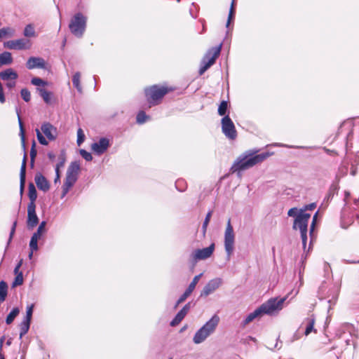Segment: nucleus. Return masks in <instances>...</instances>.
I'll list each match as a JSON object with an SVG mask.
<instances>
[{"instance_id": "obj_1", "label": "nucleus", "mask_w": 359, "mask_h": 359, "mask_svg": "<svg viewBox=\"0 0 359 359\" xmlns=\"http://www.w3.org/2000/svg\"><path fill=\"white\" fill-rule=\"evenodd\" d=\"M257 151L258 150L249 151L238 158L231 168V172H239L241 170L249 169L264 161L272 154V153L269 152H263L256 154Z\"/></svg>"}, {"instance_id": "obj_2", "label": "nucleus", "mask_w": 359, "mask_h": 359, "mask_svg": "<svg viewBox=\"0 0 359 359\" xmlns=\"http://www.w3.org/2000/svg\"><path fill=\"white\" fill-rule=\"evenodd\" d=\"M286 298H271L265 303L262 304L259 307L254 311L249 313L243 320L241 325L245 327L248 323L252 322L256 318L262 316L263 314L271 315L276 311H278L283 309V305Z\"/></svg>"}, {"instance_id": "obj_3", "label": "nucleus", "mask_w": 359, "mask_h": 359, "mask_svg": "<svg viewBox=\"0 0 359 359\" xmlns=\"http://www.w3.org/2000/svg\"><path fill=\"white\" fill-rule=\"evenodd\" d=\"M219 322V316L217 315H214L196 332L193 338V341L196 344L204 341L211 334L215 332Z\"/></svg>"}, {"instance_id": "obj_4", "label": "nucleus", "mask_w": 359, "mask_h": 359, "mask_svg": "<svg viewBox=\"0 0 359 359\" xmlns=\"http://www.w3.org/2000/svg\"><path fill=\"white\" fill-rule=\"evenodd\" d=\"M310 218L311 214L309 213H299L298 217L294 219L292 225L294 230H299L304 248L306 247L307 242L308 224Z\"/></svg>"}, {"instance_id": "obj_5", "label": "nucleus", "mask_w": 359, "mask_h": 359, "mask_svg": "<svg viewBox=\"0 0 359 359\" xmlns=\"http://www.w3.org/2000/svg\"><path fill=\"white\" fill-rule=\"evenodd\" d=\"M86 18L81 13H76L71 19L69 28L72 34L76 37H81L86 27Z\"/></svg>"}, {"instance_id": "obj_6", "label": "nucleus", "mask_w": 359, "mask_h": 359, "mask_svg": "<svg viewBox=\"0 0 359 359\" xmlns=\"http://www.w3.org/2000/svg\"><path fill=\"white\" fill-rule=\"evenodd\" d=\"M222 43L216 47H213L208 50L201 62V67L198 71L200 75L210 68L215 62L216 59L220 54Z\"/></svg>"}, {"instance_id": "obj_7", "label": "nucleus", "mask_w": 359, "mask_h": 359, "mask_svg": "<svg viewBox=\"0 0 359 359\" xmlns=\"http://www.w3.org/2000/svg\"><path fill=\"white\" fill-rule=\"evenodd\" d=\"M168 92L167 88L160 87L154 85L149 88L145 89V95L147 100L150 104H156L163 96Z\"/></svg>"}, {"instance_id": "obj_8", "label": "nucleus", "mask_w": 359, "mask_h": 359, "mask_svg": "<svg viewBox=\"0 0 359 359\" xmlns=\"http://www.w3.org/2000/svg\"><path fill=\"white\" fill-rule=\"evenodd\" d=\"M235 234L231 219H229L224 232V248L227 259H229L234 250Z\"/></svg>"}, {"instance_id": "obj_9", "label": "nucleus", "mask_w": 359, "mask_h": 359, "mask_svg": "<svg viewBox=\"0 0 359 359\" xmlns=\"http://www.w3.org/2000/svg\"><path fill=\"white\" fill-rule=\"evenodd\" d=\"M222 130L229 140H235L237 137L234 123L229 115H226L222 118Z\"/></svg>"}, {"instance_id": "obj_10", "label": "nucleus", "mask_w": 359, "mask_h": 359, "mask_svg": "<svg viewBox=\"0 0 359 359\" xmlns=\"http://www.w3.org/2000/svg\"><path fill=\"white\" fill-rule=\"evenodd\" d=\"M5 48L10 50H28L32 43L29 39L21 38L16 40H11L4 43Z\"/></svg>"}, {"instance_id": "obj_11", "label": "nucleus", "mask_w": 359, "mask_h": 359, "mask_svg": "<svg viewBox=\"0 0 359 359\" xmlns=\"http://www.w3.org/2000/svg\"><path fill=\"white\" fill-rule=\"evenodd\" d=\"M80 164L78 161L72 162L67 168L65 182L74 184L78 179Z\"/></svg>"}, {"instance_id": "obj_12", "label": "nucleus", "mask_w": 359, "mask_h": 359, "mask_svg": "<svg viewBox=\"0 0 359 359\" xmlns=\"http://www.w3.org/2000/svg\"><path fill=\"white\" fill-rule=\"evenodd\" d=\"M222 283L220 278H215L210 280L203 287L200 297H207L218 289Z\"/></svg>"}, {"instance_id": "obj_13", "label": "nucleus", "mask_w": 359, "mask_h": 359, "mask_svg": "<svg viewBox=\"0 0 359 359\" xmlns=\"http://www.w3.org/2000/svg\"><path fill=\"white\" fill-rule=\"evenodd\" d=\"M215 250V243H212L209 247L203 249L196 250L191 255L194 260H203L209 258Z\"/></svg>"}, {"instance_id": "obj_14", "label": "nucleus", "mask_w": 359, "mask_h": 359, "mask_svg": "<svg viewBox=\"0 0 359 359\" xmlns=\"http://www.w3.org/2000/svg\"><path fill=\"white\" fill-rule=\"evenodd\" d=\"M40 131L46 136L49 141H54L57 136V130L49 122L41 124Z\"/></svg>"}, {"instance_id": "obj_15", "label": "nucleus", "mask_w": 359, "mask_h": 359, "mask_svg": "<svg viewBox=\"0 0 359 359\" xmlns=\"http://www.w3.org/2000/svg\"><path fill=\"white\" fill-rule=\"evenodd\" d=\"M39 223V218L36 213V205H28L27 226L29 229H32Z\"/></svg>"}, {"instance_id": "obj_16", "label": "nucleus", "mask_w": 359, "mask_h": 359, "mask_svg": "<svg viewBox=\"0 0 359 359\" xmlns=\"http://www.w3.org/2000/svg\"><path fill=\"white\" fill-rule=\"evenodd\" d=\"M26 67L28 69H46L45 60L40 57H30L26 62Z\"/></svg>"}, {"instance_id": "obj_17", "label": "nucleus", "mask_w": 359, "mask_h": 359, "mask_svg": "<svg viewBox=\"0 0 359 359\" xmlns=\"http://www.w3.org/2000/svg\"><path fill=\"white\" fill-rule=\"evenodd\" d=\"M109 147V141L106 137H102L98 142L91 144V149L97 155L104 154Z\"/></svg>"}, {"instance_id": "obj_18", "label": "nucleus", "mask_w": 359, "mask_h": 359, "mask_svg": "<svg viewBox=\"0 0 359 359\" xmlns=\"http://www.w3.org/2000/svg\"><path fill=\"white\" fill-rule=\"evenodd\" d=\"M315 322L316 318L313 314L309 315L303 320L302 326L305 327L304 334L306 336H308L311 332H317V330L314 328Z\"/></svg>"}, {"instance_id": "obj_19", "label": "nucleus", "mask_w": 359, "mask_h": 359, "mask_svg": "<svg viewBox=\"0 0 359 359\" xmlns=\"http://www.w3.org/2000/svg\"><path fill=\"white\" fill-rule=\"evenodd\" d=\"M35 183L39 189L46 192L50 188V184L47 179L41 173L37 172L34 177Z\"/></svg>"}, {"instance_id": "obj_20", "label": "nucleus", "mask_w": 359, "mask_h": 359, "mask_svg": "<svg viewBox=\"0 0 359 359\" xmlns=\"http://www.w3.org/2000/svg\"><path fill=\"white\" fill-rule=\"evenodd\" d=\"M26 163H27V155L25 151L22 165L20 172V194L22 195L25 184V178H26Z\"/></svg>"}, {"instance_id": "obj_21", "label": "nucleus", "mask_w": 359, "mask_h": 359, "mask_svg": "<svg viewBox=\"0 0 359 359\" xmlns=\"http://www.w3.org/2000/svg\"><path fill=\"white\" fill-rule=\"evenodd\" d=\"M18 78V73L12 68H8L4 71L0 72V79L4 81L17 80Z\"/></svg>"}, {"instance_id": "obj_22", "label": "nucleus", "mask_w": 359, "mask_h": 359, "mask_svg": "<svg viewBox=\"0 0 359 359\" xmlns=\"http://www.w3.org/2000/svg\"><path fill=\"white\" fill-rule=\"evenodd\" d=\"M20 109H18L17 107L16 108V114H17V116H18V123H19V127H20V139H21V142H22V148H23L24 151H25V130H24V126H23L22 121L21 120V117H20Z\"/></svg>"}, {"instance_id": "obj_23", "label": "nucleus", "mask_w": 359, "mask_h": 359, "mask_svg": "<svg viewBox=\"0 0 359 359\" xmlns=\"http://www.w3.org/2000/svg\"><path fill=\"white\" fill-rule=\"evenodd\" d=\"M28 196L30 201L28 205H36L35 201L37 198V191L35 188V186L32 182H30L28 186Z\"/></svg>"}, {"instance_id": "obj_24", "label": "nucleus", "mask_w": 359, "mask_h": 359, "mask_svg": "<svg viewBox=\"0 0 359 359\" xmlns=\"http://www.w3.org/2000/svg\"><path fill=\"white\" fill-rule=\"evenodd\" d=\"M36 91L46 104H48L51 103V98L53 97V93L51 92L46 90L43 88H36Z\"/></svg>"}, {"instance_id": "obj_25", "label": "nucleus", "mask_w": 359, "mask_h": 359, "mask_svg": "<svg viewBox=\"0 0 359 359\" xmlns=\"http://www.w3.org/2000/svg\"><path fill=\"white\" fill-rule=\"evenodd\" d=\"M13 62V57L11 53L5 51L0 54V67L11 65Z\"/></svg>"}, {"instance_id": "obj_26", "label": "nucleus", "mask_w": 359, "mask_h": 359, "mask_svg": "<svg viewBox=\"0 0 359 359\" xmlns=\"http://www.w3.org/2000/svg\"><path fill=\"white\" fill-rule=\"evenodd\" d=\"M81 73L76 72L72 76V83L79 93H82V86L80 82Z\"/></svg>"}, {"instance_id": "obj_27", "label": "nucleus", "mask_w": 359, "mask_h": 359, "mask_svg": "<svg viewBox=\"0 0 359 359\" xmlns=\"http://www.w3.org/2000/svg\"><path fill=\"white\" fill-rule=\"evenodd\" d=\"M20 310L18 307L13 308L11 311L8 313L6 318V323L10 325L13 323L15 317L19 314Z\"/></svg>"}, {"instance_id": "obj_28", "label": "nucleus", "mask_w": 359, "mask_h": 359, "mask_svg": "<svg viewBox=\"0 0 359 359\" xmlns=\"http://www.w3.org/2000/svg\"><path fill=\"white\" fill-rule=\"evenodd\" d=\"M30 327V322L22 320L20 325V339L27 333Z\"/></svg>"}, {"instance_id": "obj_29", "label": "nucleus", "mask_w": 359, "mask_h": 359, "mask_svg": "<svg viewBox=\"0 0 359 359\" xmlns=\"http://www.w3.org/2000/svg\"><path fill=\"white\" fill-rule=\"evenodd\" d=\"M23 34L25 37L36 36V32L34 26L32 24L27 25L24 29Z\"/></svg>"}, {"instance_id": "obj_30", "label": "nucleus", "mask_w": 359, "mask_h": 359, "mask_svg": "<svg viewBox=\"0 0 359 359\" xmlns=\"http://www.w3.org/2000/svg\"><path fill=\"white\" fill-rule=\"evenodd\" d=\"M8 293V285L7 283L1 280L0 282V299L4 301Z\"/></svg>"}, {"instance_id": "obj_31", "label": "nucleus", "mask_w": 359, "mask_h": 359, "mask_svg": "<svg viewBox=\"0 0 359 359\" xmlns=\"http://www.w3.org/2000/svg\"><path fill=\"white\" fill-rule=\"evenodd\" d=\"M4 37H13L15 34V29L11 27H5L1 29Z\"/></svg>"}, {"instance_id": "obj_32", "label": "nucleus", "mask_w": 359, "mask_h": 359, "mask_svg": "<svg viewBox=\"0 0 359 359\" xmlns=\"http://www.w3.org/2000/svg\"><path fill=\"white\" fill-rule=\"evenodd\" d=\"M31 83L37 86V88H41L46 86L48 84V82L39 77H33L31 79Z\"/></svg>"}, {"instance_id": "obj_33", "label": "nucleus", "mask_w": 359, "mask_h": 359, "mask_svg": "<svg viewBox=\"0 0 359 359\" xmlns=\"http://www.w3.org/2000/svg\"><path fill=\"white\" fill-rule=\"evenodd\" d=\"M149 119V116H147L144 111H140L138 112L136 116V121L138 124H142L146 122L147 120Z\"/></svg>"}, {"instance_id": "obj_34", "label": "nucleus", "mask_w": 359, "mask_h": 359, "mask_svg": "<svg viewBox=\"0 0 359 359\" xmlns=\"http://www.w3.org/2000/svg\"><path fill=\"white\" fill-rule=\"evenodd\" d=\"M227 108H228V102L225 100L222 101L220 104L219 105L218 110H217L219 115L226 116L225 114L226 113Z\"/></svg>"}, {"instance_id": "obj_35", "label": "nucleus", "mask_w": 359, "mask_h": 359, "mask_svg": "<svg viewBox=\"0 0 359 359\" xmlns=\"http://www.w3.org/2000/svg\"><path fill=\"white\" fill-rule=\"evenodd\" d=\"M36 133L37 140L41 144L44 145V146H46L48 144V142L46 140L47 138H46L43 135L42 133L40 131L39 129H38V128L36 129Z\"/></svg>"}, {"instance_id": "obj_36", "label": "nucleus", "mask_w": 359, "mask_h": 359, "mask_svg": "<svg viewBox=\"0 0 359 359\" xmlns=\"http://www.w3.org/2000/svg\"><path fill=\"white\" fill-rule=\"evenodd\" d=\"M20 96L26 102H28L31 100V93L29 90L26 88L21 89Z\"/></svg>"}, {"instance_id": "obj_37", "label": "nucleus", "mask_w": 359, "mask_h": 359, "mask_svg": "<svg viewBox=\"0 0 359 359\" xmlns=\"http://www.w3.org/2000/svg\"><path fill=\"white\" fill-rule=\"evenodd\" d=\"M175 187L178 191L182 192L187 188V183L184 180L179 179L175 182Z\"/></svg>"}, {"instance_id": "obj_38", "label": "nucleus", "mask_w": 359, "mask_h": 359, "mask_svg": "<svg viewBox=\"0 0 359 359\" xmlns=\"http://www.w3.org/2000/svg\"><path fill=\"white\" fill-rule=\"evenodd\" d=\"M39 238L36 235H32L29 242V248L32 251H36L38 250L37 241Z\"/></svg>"}, {"instance_id": "obj_39", "label": "nucleus", "mask_w": 359, "mask_h": 359, "mask_svg": "<svg viewBox=\"0 0 359 359\" xmlns=\"http://www.w3.org/2000/svg\"><path fill=\"white\" fill-rule=\"evenodd\" d=\"M66 160L65 152L64 150L61 151L60 154L59 156V162L56 164L55 168L60 169L62 168L65 165Z\"/></svg>"}, {"instance_id": "obj_40", "label": "nucleus", "mask_w": 359, "mask_h": 359, "mask_svg": "<svg viewBox=\"0 0 359 359\" xmlns=\"http://www.w3.org/2000/svg\"><path fill=\"white\" fill-rule=\"evenodd\" d=\"M330 292L332 294V298L328 299V303L330 304V308L332 305H334L337 299L338 298V291L336 288H332Z\"/></svg>"}, {"instance_id": "obj_41", "label": "nucleus", "mask_w": 359, "mask_h": 359, "mask_svg": "<svg viewBox=\"0 0 359 359\" xmlns=\"http://www.w3.org/2000/svg\"><path fill=\"white\" fill-rule=\"evenodd\" d=\"M234 15H235L234 1L232 0L231 4V7H230V9H229L228 20H227V22H226V27H229L231 20H233L234 18Z\"/></svg>"}, {"instance_id": "obj_42", "label": "nucleus", "mask_w": 359, "mask_h": 359, "mask_svg": "<svg viewBox=\"0 0 359 359\" xmlns=\"http://www.w3.org/2000/svg\"><path fill=\"white\" fill-rule=\"evenodd\" d=\"M33 309H34V304H31L27 306V311H26V316L23 319L24 320L29 321L31 323L32 313H33Z\"/></svg>"}, {"instance_id": "obj_43", "label": "nucleus", "mask_w": 359, "mask_h": 359, "mask_svg": "<svg viewBox=\"0 0 359 359\" xmlns=\"http://www.w3.org/2000/svg\"><path fill=\"white\" fill-rule=\"evenodd\" d=\"M23 283V276L22 273L20 272L16 275L14 281L13 282L12 286L15 287L17 285H21Z\"/></svg>"}, {"instance_id": "obj_44", "label": "nucleus", "mask_w": 359, "mask_h": 359, "mask_svg": "<svg viewBox=\"0 0 359 359\" xmlns=\"http://www.w3.org/2000/svg\"><path fill=\"white\" fill-rule=\"evenodd\" d=\"M73 184L65 182L62 186V198L65 197L67 193L69 192V189L73 187Z\"/></svg>"}, {"instance_id": "obj_45", "label": "nucleus", "mask_w": 359, "mask_h": 359, "mask_svg": "<svg viewBox=\"0 0 359 359\" xmlns=\"http://www.w3.org/2000/svg\"><path fill=\"white\" fill-rule=\"evenodd\" d=\"M46 224V222H45V221L41 222L40 223L35 233H34L33 235H36V237L40 238V236H41V233L45 230Z\"/></svg>"}, {"instance_id": "obj_46", "label": "nucleus", "mask_w": 359, "mask_h": 359, "mask_svg": "<svg viewBox=\"0 0 359 359\" xmlns=\"http://www.w3.org/2000/svg\"><path fill=\"white\" fill-rule=\"evenodd\" d=\"M316 208V203H311L310 204L304 205L302 208L299 209V213H306V210H313Z\"/></svg>"}, {"instance_id": "obj_47", "label": "nucleus", "mask_w": 359, "mask_h": 359, "mask_svg": "<svg viewBox=\"0 0 359 359\" xmlns=\"http://www.w3.org/2000/svg\"><path fill=\"white\" fill-rule=\"evenodd\" d=\"M80 154L87 161H90L93 160V156L91 154L86 151L85 149H81Z\"/></svg>"}, {"instance_id": "obj_48", "label": "nucleus", "mask_w": 359, "mask_h": 359, "mask_svg": "<svg viewBox=\"0 0 359 359\" xmlns=\"http://www.w3.org/2000/svg\"><path fill=\"white\" fill-rule=\"evenodd\" d=\"M85 140V135L81 128H79L77 130V143L80 145L82 142H83Z\"/></svg>"}, {"instance_id": "obj_49", "label": "nucleus", "mask_w": 359, "mask_h": 359, "mask_svg": "<svg viewBox=\"0 0 359 359\" xmlns=\"http://www.w3.org/2000/svg\"><path fill=\"white\" fill-rule=\"evenodd\" d=\"M299 215V209H298L297 208H290L287 212V215L289 217H294V219L297 218Z\"/></svg>"}, {"instance_id": "obj_50", "label": "nucleus", "mask_w": 359, "mask_h": 359, "mask_svg": "<svg viewBox=\"0 0 359 359\" xmlns=\"http://www.w3.org/2000/svg\"><path fill=\"white\" fill-rule=\"evenodd\" d=\"M36 154H37V151L36 149V142L34 140H33L32 144V147L30 149V159L31 160L35 159Z\"/></svg>"}, {"instance_id": "obj_51", "label": "nucleus", "mask_w": 359, "mask_h": 359, "mask_svg": "<svg viewBox=\"0 0 359 359\" xmlns=\"http://www.w3.org/2000/svg\"><path fill=\"white\" fill-rule=\"evenodd\" d=\"M16 226H17V221H14L13 223V225L11 226V232H10V234H9V238H8V243H7V245H8L13 237V235L15 232V229H16Z\"/></svg>"}, {"instance_id": "obj_52", "label": "nucleus", "mask_w": 359, "mask_h": 359, "mask_svg": "<svg viewBox=\"0 0 359 359\" xmlns=\"http://www.w3.org/2000/svg\"><path fill=\"white\" fill-rule=\"evenodd\" d=\"M203 273H200L197 276H196L192 281L190 283V284L189 285V287H191V288H193L194 290L195 289L196 287V285H197V283H198L201 277L202 276Z\"/></svg>"}, {"instance_id": "obj_53", "label": "nucleus", "mask_w": 359, "mask_h": 359, "mask_svg": "<svg viewBox=\"0 0 359 359\" xmlns=\"http://www.w3.org/2000/svg\"><path fill=\"white\" fill-rule=\"evenodd\" d=\"M194 306V304H192L191 302H189L188 303H187L184 306L183 308L181 309V311L184 313L185 314H187V313L189 312V309Z\"/></svg>"}, {"instance_id": "obj_54", "label": "nucleus", "mask_w": 359, "mask_h": 359, "mask_svg": "<svg viewBox=\"0 0 359 359\" xmlns=\"http://www.w3.org/2000/svg\"><path fill=\"white\" fill-rule=\"evenodd\" d=\"M182 320V319H181V318H180L178 316H175V318L172 320V321L170 322V325L172 327L174 326H176Z\"/></svg>"}, {"instance_id": "obj_55", "label": "nucleus", "mask_w": 359, "mask_h": 359, "mask_svg": "<svg viewBox=\"0 0 359 359\" xmlns=\"http://www.w3.org/2000/svg\"><path fill=\"white\" fill-rule=\"evenodd\" d=\"M16 81L17 80H11V81H6V88H8L9 90L15 88L16 86Z\"/></svg>"}, {"instance_id": "obj_56", "label": "nucleus", "mask_w": 359, "mask_h": 359, "mask_svg": "<svg viewBox=\"0 0 359 359\" xmlns=\"http://www.w3.org/2000/svg\"><path fill=\"white\" fill-rule=\"evenodd\" d=\"M212 215V210L208 211V212L207 213V215L205 217V219L203 221V224L208 226V224L210 222Z\"/></svg>"}, {"instance_id": "obj_57", "label": "nucleus", "mask_w": 359, "mask_h": 359, "mask_svg": "<svg viewBox=\"0 0 359 359\" xmlns=\"http://www.w3.org/2000/svg\"><path fill=\"white\" fill-rule=\"evenodd\" d=\"M187 297L183 293L177 301L175 307L176 308L177 306H178L179 304L184 302L187 299Z\"/></svg>"}, {"instance_id": "obj_58", "label": "nucleus", "mask_w": 359, "mask_h": 359, "mask_svg": "<svg viewBox=\"0 0 359 359\" xmlns=\"http://www.w3.org/2000/svg\"><path fill=\"white\" fill-rule=\"evenodd\" d=\"M317 215H318V212H316L315 213V215H313V221H312V224L311 225V228H310V233L311 234L313 231V229H314V227H315V224H316V219H317Z\"/></svg>"}, {"instance_id": "obj_59", "label": "nucleus", "mask_w": 359, "mask_h": 359, "mask_svg": "<svg viewBox=\"0 0 359 359\" xmlns=\"http://www.w3.org/2000/svg\"><path fill=\"white\" fill-rule=\"evenodd\" d=\"M22 261L20 260L18 264L15 266V269H14V273L15 275H18V273H20V268L21 267V265H22Z\"/></svg>"}, {"instance_id": "obj_60", "label": "nucleus", "mask_w": 359, "mask_h": 359, "mask_svg": "<svg viewBox=\"0 0 359 359\" xmlns=\"http://www.w3.org/2000/svg\"><path fill=\"white\" fill-rule=\"evenodd\" d=\"M282 346V341H279V337L276 339V342L274 344L273 349L279 350Z\"/></svg>"}, {"instance_id": "obj_61", "label": "nucleus", "mask_w": 359, "mask_h": 359, "mask_svg": "<svg viewBox=\"0 0 359 359\" xmlns=\"http://www.w3.org/2000/svg\"><path fill=\"white\" fill-rule=\"evenodd\" d=\"M55 178L54 180V182L56 184L57 182H60V169L55 168Z\"/></svg>"}, {"instance_id": "obj_62", "label": "nucleus", "mask_w": 359, "mask_h": 359, "mask_svg": "<svg viewBox=\"0 0 359 359\" xmlns=\"http://www.w3.org/2000/svg\"><path fill=\"white\" fill-rule=\"evenodd\" d=\"M194 290L191 287L188 286V287L184 291V294L188 297Z\"/></svg>"}, {"instance_id": "obj_63", "label": "nucleus", "mask_w": 359, "mask_h": 359, "mask_svg": "<svg viewBox=\"0 0 359 359\" xmlns=\"http://www.w3.org/2000/svg\"><path fill=\"white\" fill-rule=\"evenodd\" d=\"M194 290L191 287L188 286V287L184 291V294L188 297Z\"/></svg>"}, {"instance_id": "obj_64", "label": "nucleus", "mask_w": 359, "mask_h": 359, "mask_svg": "<svg viewBox=\"0 0 359 359\" xmlns=\"http://www.w3.org/2000/svg\"><path fill=\"white\" fill-rule=\"evenodd\" d=\"M350 173L352 176H355L357 173V168L353 164L351 165Z\"/></svg>"}]
</instances>
